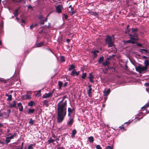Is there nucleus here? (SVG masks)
Masks as SVG:
<instances>
[{"label": "nucleus", "mask_w": 149, "mask_h": 149, "mask_svg": "<svg viewBox=\"0 0 149 149\" xmlns=\"http://www.w3.org/2000/svg\"><path fill=\"white\" fill-rule=\"evenodd\" d=\"M67 84H68V83L67 82L65 83V84L64 85V86L65 87L66 86H67Z\"/></svg>", "instance_id": "13d9d810"}, {"label": "nucleus", "mask_w": 149, "mask_h": 149, "mask_svg": "<svg viewBox=\"0 0 149 149\" xmlns=\"http://www.w3.org/2000/svg\"><path fill=\"white\" fill-rule=\"evenodd\" d=\"M55 141V140H54L51 138H50L48 140V142L49 143H52L54 142Z\"/></svg>", "instance_id": "bb28decb"}, {"label": "nucleus", "mask_w": 149, "mask_h": 149, "mask_svg": "<svg viewBox=\"0 0 149 149\" xmlns=\"http://www.w3.org/2000/svg\"><path fill=\"white\" fill-rule=\"evenodd\" d=\"M41 93V91L40 90H39L38 92L36 94V96H39L40 95V93Z\"/></svg>", "instance_id": "49530a36"}, {"label": "nucleus", "mask_w": 149, "mask_h": 149, "mask_svg": "<svg viewBox=\"0 0 149 149\" xmlns=\"http://www.w3.org/2000/svg\"><path fill=\"white\" fill-rule=\"evenodd\" d=\"M61 60L62 62H63L65 61V60L64 57L61 56Z\"/></svg>", "instance_id": "37998d69"}, {"label": "nucleus", "mask_w": 149, "mask_h": 149, "mask_svg": "<svg viewBox=\"0 0 149 149\" xmlns=\"http://www.w3.org/2000/svg\"><path fill=\"white\" fill-rule=\"evenodd\" d=\"M69 8H71V9H73V8L72 7V5H71L69 6Z\"/></svg>", "instance_id": "5fc2aeb1"}, {"label": "nucleus", "mask_w": 149, "mask_h": 149, "mask_svg": "<svg viewBox=\"0 0 149 149\" xmlns=\"http://www.w3.org/2000/svg\"><path fill=\"white\" fill-rule=\"evenodd\" d=\"M32 8V7L31 6H29L28 7V8Z\"/></svg>", "instance_id": "0e129e2a"}, {"label": "nucleus", "mask_w": 149, "mask_h": 149, "mask_svg": "<svg viewBox=\"0 0 149 149\" xmlns=\"http://www.w3.org/2000/svg\"><path fill=\"white\" fill-rule=\"evenodd\" d=\"M89 87V89L87 91L88 94V95L89 97L90 96V94L91 93V91H92V88H91V85H89L88 86Z\"/></svg>", "instance_id": "4468645a"}, {"label": "nucleus", "mask_w": 149, "mask_h": 149, "mask_svg": "<svg viewBox=\"0 0 149 149\" xmlns=\"http://www.w3.org/2000/svg\"><path fill=\"white\" fill-rule=\"evenodd\" d=\"M58 84L59 87V88L61 89V86H62L63 83L62 82H61V81H59L58 82Z\"/></svg>", "instance_id": "c756f323"}, {"label": "nucleus", "mask_w": 149, "mask_h": 149, "mask_svg": "<svg viewBox=\"0 0 149 149\" xmlns=\"http://www.w3.org/2000/svg\"><path fill=\"white\" fill-rule=\"evenodd\" d=\"M130 38V40H127L126 41V42L132 43V44H134L135 43V41L137 40V39L133 37V36H131Z\"/></svg>", "instance_id": "423d86ee"}, {"label": "nucleus", "mask_w": 149, "mask_h": 149, "mask_svg": "<svg viewBox=\"0 0 149 149\" xmlns=\"http://www.w3.org/2000/svg\"><path fill=\"white\" fill-rule=\"evenodd\" d=\"M90 77H89V80L92 83H93L94 81L93 80V77L92 76V74H91V73L89 74Z\"/></svg>", "instance_id": "f3484780"}, {"label": "nucleus", "mask_w": 149, "mask_h": 149, "mask_svg": "<svg viewBox=\"0 0 149 149\" xmlns=\"http://www.w3.org/2000/svg\"><path fill=\"white\" fill-rule=\"evenodd\" d=\"M129 27V25H127V29H126L127 30H126L125 31V33H128V32H129V30L128 29V27Z\"/></svg>", "instance_id": "de8ad7c7"}, {"label": "nucleus", "mask_w": 149, "mask_h": 149, "mask_svg": "<svg viewBox=\"0 0 149 149\" xmlns=\"http://www.w3.org/2000/svg\"><path fill=\"white\" fill-rule=\"evenodd\" d=\"M22 23H25V22H24V20H23V19H22Z\"/></svg>", "instance_id": "052dcab7"}, {"label": "nucleus", "mask_w": 149, "mask_h": 149, "mask_svg": "<svg viewBox=\"0 0 149 149\" xmlns=\"http://www.w3.org/2000/svg\"><path fill=\"white\" fill-rule=\"evenodd\" d=\"M114 40V37L113 36L112 37H111L109 36H107L106 41L109 47H112L114 46L113 40Z\"/></svg>", "instance_id": "f03ea898"}, {"label": "nucleus", "mask_w": 149, "mask_h": 149, "mask_svg": "<svg viewBox=\"0 0 149 149\" xmlns=\"http://www.w3.org/2000/svg\"><path fill=\"white\" fill-rule=\"evenodd\" d=\"M55 7L56 10H60L63 9V6L61 4L56 5Z\"/></svg>", "instance_id": "f8f14e48"}, {"label": "nucleus", "mask_w": 149, "mask_h": 149, "mask_svg": "<svg viewBox=\"0 0 149 149\" xmlns=\"http://www.w3.org/2000/svg\"><path fill=\"white\" fill-rule=\"evenodd\" d=\"M35 111V110L34 109H29L28 111V113H32L34 112Z\"/></svg>", "instance_id": "72a5a7b5"}, {"label": "nucleus", "mask_w": 149, "mask_h": 149, "mask_svg": "<svg viewBox=\"0 0 149 149\" xmlns=\"http://www.w3.org/2000/svg\"><path fill=\"white\" fill-rule=\"evenodd\" d=\"M74 108L71 109L70 108H68V116L71 117V115L72 114L73 112V111H74Z\"/></svg>", "instance_id": "6e6552de"}, {"label": "nucleus", "mask_w": 149, "mask_h": 149, "mask_svg": "<svg viewBox=\"0 0 149 149\" xmlns=\"http://www.w3.org/2000/svg\"><path fill=\"white\" fill-rule=\"evenodd\" d=\"M143 58H147V57L145 56H143Z\"/></svg>", "instance_id": "69168bd1"}, {"label": "nucleus", "mask_w": 149, "mask_h": 149, "mask_svg": "<svg viewBox=\"0 0 149 149\" xmlns=\"http://www.w3.org/2000/svg\"><path fill=\"white\" fill-rule=\"evenodd\" d=\"M74 66L73 65H71L70 66V68L68 69V70L69 71H71L72 69H74Z\"/></svg>", "instance_id": "cd10ccee"}, {"label": "nucleus", "mask_w": 149, "mask_h": 149, "mask_svg": "<svg viewBox=\"0 0 149 149\" xmlns=\"http://www.w3.org/2000/svg\"><path fill=\"white\" fill-rule=\"evenodd\" d=\"M44 44V43L42 42H40L38 43L36 45V47H39L41 46L42 45Z\"/></svg>", "instance_id": "4be33fe9"}, {"label": "nucleus", "mask_w": 149, "mask_h": 149, "mask_svg": "<svg viewBox=\"0 0 149 149\" xmlns=\"http://www.w3.org/2000/svg\"><path fill=\"white\" fill-rule=\"evenodd\" d=\"M120 128H121V129H124V127L123 126H121L120 127Z\"/></svg>", "instance_id": "338daca9"}, {"label": "nucleus", "mask_w": 149, "mask_h": 149, "mask_svg": "<svg viewBox=\"0 0 149 149\" xmlns=\"http://www.w3.org/2000/svg\"><path fill=\"white\" fill-rule=\"evenodd\" d=\"M62 10H56V12L58 13H60L61 12Z\"/></svg>", "instance_id": "8fccbe9b"}, {"label": "nucleus", "mask_w": 149, "mask_h": 149, "mask_svg": "<svg viewBox=\"0 0 149 149\" xmlns=\"http://www.w3.org/2000/svg\"><path fill=\"white\" fill-rule=\"evenodd\" d=\"M34 102L32 101H30L28 104L29 106H32L33 105Z\"/></svg>", "instance_id": "c9c22d12"}, {"label": "nucleus", "mask_w": 149, "mask_h": 149, "mask_svg": "<svg viewBox=\"0 0 149 149\" xmlns=\"http://www.w3.org/2000/svg\"><path fill=\"white\" fill-rule=\"evenodd\" d=\"M8 113H10V110H8Z\"/></svg>", "instance_id": "e2e57ef3"}, {"label": "nucleus", "mask_w": 149, "mask_h": 149, "mask_svg": "<svg viewBox=\"0 0 149 149\" xmlns=\"http://www.w3.org/2000/svg\"><path fill=\"white\" fill-rule=\"evenodd\" d=\"M16 136L15 133H14L12 135L8 137L9 139H13L14 138V137Z\"/></svg>", "instance_id": "c85d7f7f"}, {"label": "nucleus", "mask_w": 149, "mask_h": 149, "mask_svg": "<svg viewBox=\"0 0 149 149\" xmlns=\"http://www.w3.org/2000/svg\"><path fill=\"white\" fill-rule=\"evenodd\" d=\"M2 126H3V124L1 123H0V127H1Z\"/></svg>", "instance_id": "bf43d9fd"}, {"label": "nucleus", "mask_w": 149, "mask_h": 149, "mask_svg": "<svg viewBox=\"0 0 149 149\" xmlns=\"http://www.w3.org/2000/svg\"><path fill=\"white\" fill-rule=\"evenodd\" d=\"M3 114L2 113H0V117L2 116Z\"/></svg>", "instance_id": "774afa93"}, {"label": "nucleus", "mask_w": 149, "mask_h": 149, "mask_svg": "<svg viewBox=\"0 0 149 149\" xmlns=\"http://www.w3.org/2000/svg\"><path fill=\"white\" fill-rule=\"evenodd\" d=\"M79 74V72H77L75 70H73L72 71L71 74V75L74 76L75 75L78 76Z\"/></svg>", "instance_id": "1a4fd4ad"}, {"label": "nucleus", "mask_w": 149, "mask_h": 149, "mask_svg": "<svg viewBox=\"0 0 149 149\" xmlns=\"http://www.w3.org/2000/svg\"><path fill=\"white\" fill-rule=\"evenodd\" d=\"M145 84L147 86H149V82L146 83Z\"/></svg>", "instance_id": "603ef678"}, {"label": "nucleus", "mask_w": 149, "mask_h": 149, "mask_svg": "<svg viewBox=\"0 0 149 149\" xmlns=\"http://www.w3.org/2000/svg\"><path fill=\"white\" fill-rule=\"evenodd\" d=\"M17 106L19 108V110L20 111H22L23 109V107L22 104L21 103H19L17 104Z\"/></svg>", "instance_id": "9d476101"}, {"label": "nucleus", "mask_w": 149, "mask_h": 149, "mask_svg": "<svg viewBox=\"0 0 149 149\" xmlns=\"http://www.w3.org/2000/svg\"><path fill=\"white\" fill-rule=\"evenodd\" d=\"M103 59H104V57L103 56L100 57L99 58V59L98 60V62H99V63H102V61H103Z\"/></svg>", "instance_id": "393cba45"}, {"label": "nucleus", "mask_w": 149, "mask_h": 149, "mask_svg": "<svg viewBox=\"0 0 149 149\" xmlns=\"http://www.w3.org/2000/svg\"><path fill=\"white\" fill-rule=\"evenodd\" d=\"M57 149H64V148L62 147H59L57 148Z\"/></svg>", "instance_id": "3c124183"}, {"label": "nucleus", "mask_w": 149, "mask_h": 149, "mask_svg": "<svg viewBox=\"0 0 149 149\" xmlns=\"http://www.w3.org/2000/svg\"><path fill=\"white\" fill-rule=\"evenodd\" d=\"M143 51H144L146 52V53H147L148 52V51L146 49H140V52L142 53H143Z\"/></svg>", "instance_id": "f704fd0d"}, {"label": "nucleus", "mask_w": 149, "mask_h": 149, "mask_svg": "<svg viewBox=\"0 0 149 149\" xmlns=\"http://www.w3.org/2000/svg\"><path fill=\"white\" fill-rule=\"evenodd\" d=\"M91 52L93 54L94 57H96L97 56V54L99 52V51L98 50H95L94 51H92Z\"/></svg>", "instance_id": "aec40b11"}, {"label": "nucleus", "mask_w": 149, "mask_h": 149, "mask_svg": "<svg viewBox=\"0 0 149 149\" xmlns=\"http://www.w3.org/2000/svg\"><path fill=\"white\" fill-rule=\"evenodd\" d=\"M137 45L138 46H139V47H141L142 45L141 44H140V43H137Z\"/></svg>", "instance_id": "6e6d98bb"}, {"label": "nucleus", "mask_w": 149, "mask_h": 149, "mask_svg": "<svg viewBox=\"0 0 149 149\" xmlns=\"http://www.w3.org/2000/svg\"><path fill=\"white\" fill-rule=\"evenodd\" d=\"M12 100V95H9L8 96V98H7V100L8 101H11Z\"/></svg>", "instance_id": "473e14b6"}, {"label": "nucleus", "mask_w": 149, "mask_h": 149, "mask_svg": "<svg viewBox=\"0 0 149 149\" xmlns=\"http://www.w3.org/2000/svg\"><path fill=\"white\" fill-rule=\"evenodd\" d=\"M76 12V10H70L69 12L70 14L71 15H73Z\"/></svg>", "instance_id": "b1692460"}, {"label": "nucleus", "mask_w": 149, "mask_h": 149, "mask_svg": "<svg viewBox=\"0 0 149 149\" xmlns=\"http://www.w3.org/2000/svg\"><path fill=\"white\" fill-rule=\"evenodd\" d=\"M93 15H94L95 16H96L97 15V14L96 13L93 12Z\"/></svg>", "instance_id": "4d7b16f0"}, {"label": "nucleus", "mask_w": 149, "mask_h": 149, "mask_svg": "<svg viewBox=\"0 0 149 149\" xmlns=\"http://www.w3.org/2000/svg\"><path fill=\"white\" fill-rule=\"evenodd\" d=\"M70 40L69 39H67V41L68 42H70Z\"/></svg>", "instance_id": "680f3d73"}, {"label": "nucleus", "mask_w": 149, "mask_h": 149, "mask_svg": "<svg viewBox=\"0 0 149 149\" xmlns=\"http://www.w3.org/2000/svg\"><path fill=\"white\" fill-rule=\"evenodd\" d=\"M23 144H24V143L23 142L21 144V147L20 148V149H22Z\"/></svg>", "instance_id": "864d4df0"}, {"label": "nucleus", "mask_w": 149, "mask_h": 149, "mask_svg": "<svg viewBox=\"0 0 149 149\" xmlns=\"http://www.w3.org/2000/svg\"><path fill=\"white\" fill-rule=\"evenodd\" d=\"M138 29L135 28V29H132V34H130L129 35L130 36H133L134 37H137V34L136 33V32L138 31Z\"/></svg>", "instance_id": "20e7f679"}, {"label": "nucleus", "mask_w": 149, "mask_h": 149, "mask_svg": "<svg viewBox=\"0 0 149 149\" xmlns=\"http://www.w3.org/2000/svg\"><path fill=\"white\" fill-rule=\"evenodd\" d=\"M113 148V146H107L106 147V148L104 149H112Z\"/></svg>", "instance_id": "e433bc0d"}, {"label": "nucleus", "mask_w": 149, "mask_h": 149, "mask_svg": "<svg viewBox=\"0 0 149 149\" xmlns=\"http://www.w3.org/2000/svg\"><path fill=\"white\" fill-rule=\"evenodd\" d=\"M37 24H36L35 25L32 24L30 26V28L31 29H32L33 28L37 26Z\"/></svg>", "instance_id": "a19ab883"}, {"label": "nucleus", "mask_w": 149, "mask_h": 149, "mask_svg": "<svg viewBox=\"0 0 149 149\" xmlns=\"http://www.w3.org/2000/svg\"><path fill=\"white\" fill-rule=\"evenodd\" d=\"M144 64L145 65V67L147 68L148 66L149 65V61L148 59L144 61Z\"/></svg>", "instance_id": "dca6fc26"}, {"label": "nucleus", "mask_w": 149, "mask_h": 149, "mask_svg": "<svg viewBox=\"0 0 149 149\" xmlns=\"http://www.w3.org/2000/svg\"><path fill=\"white\" fill-rule=\"evenodd\" d=\"M53 93H45L42 96V98H46L47 97H51L52 96Z\"/></svg>", "instance_id": "0eeeda50"}, {"label": "nucleus", "mask_w": 149, "mask_h": 149, "mask_svg": "<svg viewBox=\"0 0 149 149\" xmlns=\"http://www.w3.org/2000/svg\"><path fill=\"white\" fill-rule=\"evenodd\" d=\"M72 137L73 138L74 137V135L76 133V130H72Z\"/></svg>", "instance_id": "412c9836"}, {"label": "nucleus", "mask_w": 149, "mask_h": 149, "mask_svg": "<svg viewBox=\"0 0 149 149\" xmlns=\"http://www.w3.org/2000/svg\"><path fill=\"white\" fill-rule=\"evenodd\" d=\"M88 139L89 141L91 143L93 142V138L92 136H90L88 138Z\"/></svg>", "instance_id": "5701e85b"}, {"label": "nucleus", "mask_w": 149, "mask_h": 149, "mask_svg": "<svg viewBox=\"0 0 149 149\" xmlns=\"http://www.w3.org/2000/svg\"><path fill=\"white\" fill-rule=\"evenodd\" d=\"M109 63V62L108 61V60L107 59L103 63V65L104 66L108 65Z\"/></svg>", "instance_id": "a211bd4d"}, {"label": "nucleus", "mask_w": 149, "mask_h": 149, "mask_svg": "<svg viewBox=\"0 0 149 149\" xmlns=\"http://www.w3.org/2000/svg\"><path fill=\"white\" fill-rule=\"evenodd\" d=\"M86 77V73H83L82 75L81 76V78L83 79H85Z\"/></svg>", "instance_id": "58836bf2"}, {"label": "nucleus", "mask_w": 149, "mask_h": 149, "mask_svg": "<svg viewBox=\"0 0 149 149\" xmlns=\"http://www.w3.org/2000/svg\"><path fill=\"white\" fill-rule=\"evenodd\" d=\"M31 98V97L30 95H29V93H27L26 95V97L24 98L25 99H30Z\"/></svg>", "instance_id": "6ab92c4d"}, {"label": "nucleus", "mask_w": 149, "mask_h": 149, "mask_svg": "<svg viewBox=\"0 0 149 149\" xmlns=\"http://www.w3.org/2000/svg\"><path fill=\"white\" fill-rule=\"evenodd\" d=\"M38 18L40 21V23L41 24H44V22H46L47 20V18H44L41 15H40L39 16Z\"/></svg>", "instance_id": "39448f33"}, {"label": "nucleus", "mask_w": 149, "mask_h": 149, "mask_svg": "<svg viewBox=\"0 0 149 149\" xmlns=\"http://www.w3.org/2000/svg\"><path fill=\"white\" fill-rule=\"evenodd\" d=\"M18 10H15L13 12V13L15 16H17L18 15Z\"/></svg>", "instance_id": "7c9ffc66"}, {"label": "nucleus", "mask_w": 149, "mask_h": 149, "mask_svg": "<svg viewBox=\"0 0 149 149\" xmlns=\"http://www.w3.org/2000/svg\"><path fill=\"white\" fill-rule=\"evenodd\" d=\"M5 141H6L7 143H8L10 142V139H9L8 137L6 138Z\"/></svg>", "instance_id": "4c0bfd02"}, {"label": "nucleus", "mask_w": 149, "mask_h": 149, "mask_svg": "<svg viewBox=\"0 0 149 149\" xmlns=\"http://www.w3.org/2000/svg\"><path fill=\"white\" fill-rule=\"evenodd\" d=\"M66 97L64 96L62 100L57 104V121L58 123H61L63 120L66 113L67 101L63 102Z\"/></svg>", "instance_id": "f257e3e1"}, {"label": "nucleus", "mask_w": 149, "mask_h": 149, "mask_svg": "<svg viewBox=\"0 0 149 149\" xmlns=\"http://www.w3.org/2000/svg\"><path fill=\"white\" fill-rule=\"evenodd\" d=\"M0 81L1 82H3L5 83L6 82V81L4 80V79L3 78H1L0 77Z\"/></svg>", "instance_id": "a18cd8bd"}, {"label": "nucleus", "mask_w": 149, "mask_h": 149, "mask_svg": "<svg viewBox=\"0 0 149 149\" xmlns=\"http://www.w3.org/2000/svg\"><path fill=\"white\" fill-rule=\"evenodd\" d=\"M73 122V118H70L69 121L67 122L68 125H71Z\"/></svg>", "instance_id": "ddd939ff"}, {"label": "nucleus", "mask_w": 149, "mask_h": 149, "mask_svg": "<svg viewBox=\"0 0 149 149\" xmlns=\"http://www.w3.org/2000/svg\"><path fill=\"white\" fill-rule=\"evenodd\" d=\"M33 144H31L28 147V149H33Z\"/></svg>", "instance_id": "79ce46f5"}, {"label": "nucleus", "mask_w": 149, "mask_h": 149, "mask_svg": "<svg viewBox=\"0 0 149 149\" xmlns=\"http://www.w3.org/2000/svg\"><path fill=\"white\" fill-rule=\"evenodd\" d=\"M10 106L11 108L13 107L16 108V103L15 101H13L12 104H10Z\"/></svg>", "instance_id": "9b49d317"}, {"label": "nucleus", "mask_w": 149, "mask_h": 149, "mask_svg": "<svg viewBox=\"0 0 149 149\" xmlns=\"http://www.w3.org/2000/svg\"><path fill=\"white\" fill-rule=\"evenodd\" d=\"M110 89H108L106 91H104V96H107L110 93Z\"/></svg>", "instance_id": "2eb2a0df"}, {"label": "nucleus", "mask_w": 149, "mask_h": 149, "mask_svg": "<svg viewBox=\"0 0 149 149\" xmlns=\"http://www.w3.org/2000/svg\"><path fill=\"white\" fill-rule=\"evenodd\" d=\"M63 15H64V17L65 19H67L68 18V17L67 15L64 14Z\"/></svg>", "instance_id": "09e8293b"}, {"label": "nucleus", "mask_w": 149, "mask_h": 149, "mask_svg": "<svg viewBox=\"0 0 149 149\" xmlns=\"http://www.w3.org/2000/svg\"><path fill=\"white\" fill-rule=\"evenodd\" d=\"M149 107V103H147L144 106L142 107V108H146Z\"/></svg>", "instance_id": "ea45409f"}, {"label": "nucleus", "mask_w": 149, "mask_h": 149, "mask_svg": "<svg viewBox=\"0 0 149 149\" xmlns=\"http://www.w3.org/2000/svg\"><path fill=\"white\" fill-rule=\"evenodd\" d=\"M43 103L47 107L49 105L48 102L47 100H45L44 101Z\"/></svg>", "instance_id": "2f4dec72"}, {"label": "nucleus", "mask_w": 149, "mask_h": 149, "mask_svg": "<svg viewBox=\"0 0 149 149\" xmlns=\"http://www.w3.org/2000/svg\"><path fill=\"white\" fill-rule=\"evenodd\" d=\"M136 71L141 73L145 72L147 70V68L144 66H139L136 67Z\"/></svg>", "instance_id": "7ed1b4c3"}, {"label": "nucleus", "mask_w": 149, "mask_h": 149, "mask_svg": "<svg viewBox=\"0 0 149 149\" xmlns=\"http://www.w3.org/2000/svg\"><path fill=\"white\" fill-rule=\"evenodd\" d=\"M96 148L97 149H102L101 147H100V145H98L96 146Z\"/></svg>", "instance_id": "c03bdc74"}, {"label": "nucleus", "mask_w": 149, "mask_h": 149, "mask_svg": "<svg viewBox=\"0 0 149 149\" xmlns=\"http://www.w3.org/2000/svg\"><path fill=\"white\" fill-rule=\"evenodd\" d=\"M34 123V120H33L32 118H30L29 123L32 125H33Z\"/></svg>", "instance_id": "a878e982"}]
</instances>
